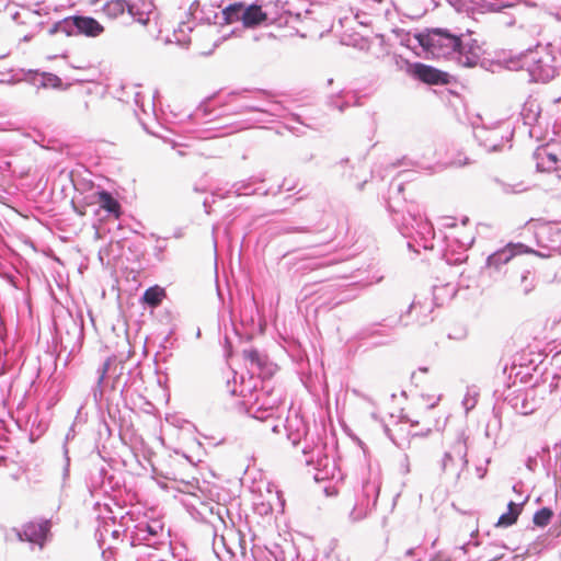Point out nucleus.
Masks as SVG:
<instances>
[{"instance_id": "nucleus-1", "label": "nucleus", "mask_w": 561, "mask_h": 561, "mask_svg": "<svg viewBox=\"0 0 561 561\" xmlns=\"http://www.w3.org/2000/svg\"><path fill=\"white\" fill-rule=\"evenodd\" d=\"M414 38L426 51L432 54H462L461 38L443 28H431L426 33H417Z\"/></svg>"}, {"instance_id": "nucleus-2", "label": "nucleus", "mask_w": 561, "mask_h": 561, "mask_svg": "<svg viewBox=\"0 0 561 561\" xmlns=\"http://www.w3.org/2000/svg\"><path fill=\"white\" fill-rule=\"evenodd\" d=\"M51 524L48 519L39 522H30L23 526L21 531H16L20 541H28L43 548L50 534Z\"/></svg>"}, {"instance_id": "nucleus-3", "label": "nucleus", "mask_w": 561, "mask_h": 561, "mask_svg": "<svg viewBox=\"0 0 561 561\" xmlns=\"http://www.w3.org/2000/svg\"><path fill=\"white\" fill-rule=\"evenodd\" d=\"M412 73L426 84H447L449 75L432 66L416 62L412 67Z\"/></svg>"}, {"instance_id": "nucleus-4", "label": "nucleus", "mask_w": 561, "mask_h": 561, "mask_svg": "<svg viewBox=\"0 0 561 561\" xmlns=\"http://www.w3.org/2000/svg\"><path fill=\"white\" fill-rule=\"evenodd\" d=\"M523 253H531V254H535V255L540 256V257L545 256L540 252H538L536 250H533V249L528 248L525 244H522V243L512 244L511 243L505 249H503L501 251H497L496 253L491 255L489 257V264H494V265L505 264L508 261H511V259L513 256H515L517 254H523Z\"/></svg>"}, {"instance_id": "nucleus-5", "label": "nucleus", "mask_w": 561, "mask_h": 561, "mask_svg": "<svg viewBox=\"0 0 561 561\" xmlns=\"http://www.w3.org/2000/svg\"><path fill=\"white\" fill-rule=\"evenodd\" d=\"M71 21L78 32L85 36L96 37L104 32V26L91 16L76 15Z\"/></svg>"}, {"instance_id": "nucleus-6", "label": "nucleus", "mask_w": 561, "mask_h": 561, "mask_svg": "<svg viewBox=\"0 0 561 561\" xmlns=\"http://www.w3.org/2000/svg\"><path fill=\"white\" fill-rule=\"evenodd\" d=\"M95 203L100 205L102 209L118 219L122 216V206L119 202L112 196L107 191H99L94 193Z\"/></svg>"}, {"instance_id": "nucleus-7", "label": "nucleus", "mask_w": 561, "mask_h": 561, "mask_svg": "<svg viewBox=\"0 0 561 561\" xmlns=\"http://www.w3.org/2000/svg\"><path fill=\"white\" fill-rule=\"evenodd\" d=\"M126 11L131 16H135L134 7L129 5L125 0H110L102 8L103 14L110 20L118 19Z\"/></svg>"}, {"instance_id": "nucleus-8", "label": "nucleus", "mask_w": 561, "mask_h": 561, "mask_svg": "<svg viewBox=\"0 0 561 561\" xmlns=\"http://www.w3.org/2000/svg\"><path fill=\"white\" fill-rule=\"evenodd\" d=\"M267 14L260 5L251 4L244 8L241 22L244 27H255L266 21Z\"/></svg>"}, {"instance_id": "nucleus-9", "label": "nucleus", "mask_w": 561, "mask_h": 561, "mask_svg": "<svg viewBox=\"0 0 561 561\" xmlns=\"http://www.w3.org/2000/svg\"><path fill=\"white\" fill-rule=\"evenodd\" d=\"M165 298V289L159 285H154L145 290L141 301L151 308H157Z\"/></svg>"}, {"instance_id": "nucleus-10", "label": "nucleus", "mask_w": 561, "mask_h": 561, "mask_svg": "<svg viewBox=\"0 0 561 561\" xmlns=\"http://www.w3.org/2000/svg\"><path fill=\"white\" fill-rule=\"evenodd\" d=\"M522 512V507L514 503H508V511L502 514L496 523L497 527H508L514 525L517 522V518Z\"/></svg>"}, {"instance_id": "nucleus-11", "label": "nucleus", "mask_w": 561, "mask_h": 561, "mask_svg": "<svg viewBox=\"0 0 561 561\" xmlns=\"http://www.w3.org/2000/svg\"><path fill=\"white\" fill-rule=\"evenodd\" d=\"M244 8L245 5L242 2H236L226 7L221 12L224 22L226 24H232L234 22L241 21Z\"/></svg>"}, {"instance_id": "nucleus-12", "label": "nucleus", "mask_w": 561, "mask_h": 561, "mask_svg": "<svg viewBox=\"0 0 561 561\" xmlns=\"http://www.w3.org/2000/svg\"><path fill=\"white\" fill-rule=\"evenodd\" d=\"M552 515L553 513L550 508L542 507L541 510L535 513L533 519L534 524L539 527H545L550 523Z\"/></svg>"}, {"instance_id": "nucleus-13", "label": "nucleus", "mask_w": 561, "mask_h": 561, "mask_svg": "<svg viewBox=\"0 0 561 561\" xmlns=\"http://www.w3.org/2000/svg\"><path fill=\"white\" fill-rule=\"evenodd\" d=\"M243 357L251 365L256 366L257 368H262L265 365V358L262 357L261 354L256 350L243 351Z\"/></svg>"}, {"instance_id": "nucleus-14", "label": "nucleus", "mask_w": 561, "mask_h": 561, "mask_svg": "<svg viewBox=\"0 0 561 561\" xmlns=\"http://www.w3.org/2000/svg\"><path fill=\"white\" fill-rule=\"evenodd\" d=\"M111 364H112L111 358H107L103 363V365L98 368V370H96V375H98L96 382H98L99 386L103 383V381L105 379V376H106V374H107V371L110 369Z\"/></svg>"}, {"instance_id": "nucleus-15", "label": "nucleus", "mask_w": 561, "mask_h": 561, "mask_svg": "<svg viewBox=\"0 0 561 561\" xmlns=\"http://www.w3.org/2000/svg\"><path fill=\"white\" fill-rule=\"evenodd\" d=\"M539 154L542 160L546 158L549 162H551L554 169L559 167V159L557 153L549 151L548 149H543Z\"/></svg>"}, {"instance_id": "nucleus-16", "label": "nucleus", "mask_w": 561, "mask_h": 561, "mask_svg": "<svg viewBox=\"0 0 561 561\" xmlns=\"http://www.w3.org/2000/svg\"><path fill=\"white\" fill-rule=\"evenodd\" d=\"M182 486H178V489L182 492H187V493H191V488H193V484L190 483V482H182Z\"/></svg>"}, {"instance_id": "nucleus-17", "label": "nucleus", "mask_w": 561, "mask_h": 561, "mask_svg": "<svg viewBox=\"0 0 561 561\" xmlns=\"http://www.w3.org/2000/svg\"><path fill=\"white\" fill-rule=\"evenodd\" d=\"M412 381L414 382L415 387H420V382L417 381V375H416V373H413V375H412Z\"/></svg>"}, {"instance_id": "nucleus-18", "label": "nucleus", "mask_w": 561, "mask_h": 561, "mask_svg": "<svg viewBox=\"0 0 561 561\" xmlns=\"http://www.w3.org/2000/svg\"><path fill=\"white\" fill-rule=\"evenodd\" d=\"M463 64L468 67H473L476 66L477 61L467 59Z\"/></svg>"}, {"instance_id": "nucleus-19", "label": "nucleus", "mask_w": 561, "mask_h": 561, "mask_svg": "<svg viewBox=\"0 0 561 561\" xmlns=\"http://www.w3.org/2000/svg\"><path fill=\"white\" fill-rule=\"evenodd\" d=\"M138 21H139L142 25H145V24H147V22H148V18H147V19H138Z\"/></svg>"}, {"instance_id": "nucleus-20", "label": "nucleus", "mask_w": 561, "mask_h": 561, "mask_svg": "<svg viewBox=\"0 0 561 561\" xmlns=\"http://www.w3.org/2000/svg\"><path fill=\"white\" fill-rule=\"evenodd\" d=\"M419 371L422 373V374H426L427 373V368H420Z\"/></svg>"}]
</instances>
